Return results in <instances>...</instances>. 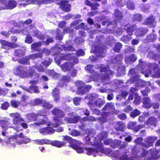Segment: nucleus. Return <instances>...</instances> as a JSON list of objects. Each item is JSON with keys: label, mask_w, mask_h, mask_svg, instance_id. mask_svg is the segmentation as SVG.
I'll return each mask as SVG.
<instances>
[{"label": "nucleus", "mask_w": 160, "mask_h": 160, "mask_svg": "<svg viewBox=\"0 0 160 160\" xmlns=\"http://www.w3.org/2000/svg\"><path fill=\"white\" fill-rule=\"evenodd\" d=\"M11 106L15 108H17L20 105L21 103L18 101L11 100L10 101Z\"/></svg>", "instance_id": "obj_48"}, {"label": "nucleus", "mask_w": 160, "mask_h": 160, "mask_svg": "<svg viewBox=\"0 0 160 160\" xmlns=\"http://www.w3.org/2000/svg\"><path fill=\"white\" fill-rule=\"evenodd\" d=\"M25 54V51L21 49H17L15 50L14 55L17 57H21Z\"/></svg>", "instance_id": "obj_36"}, {"label": "nucleus", "mask_w": 160, "mask_h": 160, "mask_svg": "<svg viewBox=\"0 0 160 160\" xmlns=\"http://www.w3.org/2000/svg\"><path fill=\"white\" fill-rule=\"evenodd\" d=\"M18 62L23 65H29L30 62L28 56H26L24 57L20 58L18 60Z\"/></svg>", "instance_id": "obj_27"}, {"label": "nucleus", "mask_w": 160, "mask_h": 160, "mask_svg": "<svg viewBox=\"0 0 160 160\" xmlns=\"http://www.w3.org/2000/svg\"><path fill=\"white\" fill-rule=\"evenodd\" d=\"M71 78L68 76L64 75L62 77L59 83V86L61 87L66 85V83H68L70 81Z\"/></svg>", "instance_id": "obj_17"}, {"label": "nucleus", "mask_w": 160, "mask_h": 160, "mask_svg": "<svg viewBox=\"0 0 160 160\" xmlns=\"http://www.w3.org/2000/svg\"><path fill=\"white\" fill-rule=\"evenodd\" d=\"M81 98L80 97H75L73 98V101L74 104L76 106L79 105V102L81 101Z\"/></svg>", "instance_id": "obj_64"}, {"label": "nucleus", "mask_w": 160, "mask_h": 160, "mask_svg": "<svg viewBox=\"0 0 160 160\" xmlns=\"http://www.w3.org/2000/svg\"><path fill=\"white\" fill-rule=\"evenodd\" d=\"M33 40L32 36L27 35L25 40V42L28 44H31Z\"/></svg>", "instance_id": "obj_60"}, {"label": "nucleus", "mask_w": 160, "mask_h": 160, "mask_svg": "<svg viewBox=\"0 0 160 160\" xmlns=\"http://www.w3.org/2000/svg\"><path fill=\"white\" fill-rule=\"evenodd\" d=\"M22 68L23 67L21 65H19L18 67H16L14 69V72L18 75L21 74L22 71Z\"/></svg>", "instance_id": "obj_57"}, {"label": "nucleus", "mask_w": 160, "mask_h": 160, "mask_svg": "<svg viewBox=\"0 0 160 160\" xmlns=\"http://www.w3.org/2000/svg\"><path fill=\"white\" fill-rule=\"evenodd\" d=\"M137 58L135 54H131L129 56H126L125 58V61L126 63L133 62L136 61Z\"/></svg>", "instance_id": "obj_28"}, {"label": "nucleus", "mask_w": 160, "mask_h": 160, "mask_svg": "<svg viewBox=\"0 0 160 160\" xmlns=\"http://www.w3.org/2000/svg\"><path fill=\"white\" fill-rule=\"evenodd\" d=\"M150 88L148 87H146L144 90H141V92L144 97L148 95L150 91Z\"/></svg>", "instance_id": "obj_53"}, {"label": "nucleus", "mask_w": 160, "mask_h": 160, "mask_svg": "<svg viewBox=\"0 0 160 160\" xmlns=\"http://www.w3.org/2000/svg\"><path fill=\"white\" fill-rule=\"evenodd\" d=\"M9 107V103L7 101H6L2 103L1 108L4 110H7Z\"/></svg>", "instance_id": "obj_61"}, {"label": "nucleus", "mask_w": 160, "mask_h": 160, "mask_svg": "<svg viewBox=\"0 0 160 160\" xmlns=\"http://www.w3.org/2000/svg\"><path fill=\"white\" fill-rule=\"evenodd\" d=\"M39 132L41 133L46 135L53 133L55 130L52 128L48 127L40 129Z\"/></svg>", "instance_id": "obj_15"}, {"label": "nucleus", "mask_w": 160, "mask_h": 160, "mask_svg": "<svg viewBox=\"0 0 160 160\" xmlns=\"http://www.w3.org/2000/svg\"><path fill=\"white\" fill-rule=\"evenodd\" d=\"M100 152L106 154H109L112 152V150L110 148H102L100 149Z\"/></svg>", "instance_id": "obj_52"}, {"label": "nucleus", "mask_w": 160, "mask_h": 160, "mask_svg": "<svg viewBox=\"0 0 160 160\" xmlns=\"http://www.w3.org/2000/svg\"><path fill=\"white\" fill-rule=\"evenodd\" d=\"M73 67L74 65L70 62H66L60 66L62 70L64 72L70 71Z\"/></svg>", "instance_id": "obj_14"}, {"label": "nucleus", "mask_w": 160, "mask_h": 160, "mask_svg": "<svg viewBox=\"0 0 160 160\" xmlns=\"http://www.w3.org/2000/svg\"><path fill=\"white\" fill-rule=\"evenodd\" d=\"M155 18L152 16H149L147 18L144 22L145 24L149 26L151 28H154L155 27L156 25L154 23Z\"/></svg>", "instance_id": "obj_18"}, {"label": "nucleus", "mask_w": 160, "mask_h": 160, "mask_svg": "<svg viewBox=\"0 0 160 160\" xmlns=\"http://www.w3.org/2000/svg\"><path fill=\"white\" fill-rule=\"evenodd\" d=\"M42 106L44 108L50 109L53 107V105L45 100H43Z\"/></svg>", "instance_id": "obj_40"}, {"label": "nucleus", "mask_w": 160, "mask_h": 160, "mask_svg": "<svg viewBox=\"0 0 160 160\" xmlns=\"http://www.w3.org/2000/svg\"><path fill=\"white\" fill-rule=\"evenodd\" d=\"M10 116L12 118V122L14 125H18L21 122H24L22 118H21V115L18 112L12 113L9 114Z\"/></svg>", "instance_id": "obj_1"}, {"label": "nucleus", "mask_w": 160, "mask_h": 160, "mask_svg": "<svg viewBox=\"0 0 160 160\" xmlns=\"http://www.w3.org/2000/svg\"><path fill=\"white\" fill-rule=\"evenodd\" d=\"M80 118L79 116H74L72 118L66 117L64 118V120L69 123H76L80 120Z\"/></svg>", "instance_id": "obj_20"}, {"label": "nucleus", "mask_w": 160, "mask_h": 160, "mask_svg": "<svg viewBox=\"0 0 160 160\" xmlns=\"http://www.w3.org/2000/svg\"><path fill=\"white\" fill-rule=\"evenodd\" d=\"M104 103V102L100 99H98L94 102L95 105L99 108H100Z\"/></svg>", "instance_id": "obj_51"}, {"label": "nucleus", "mask_w": 160, "mask_h": 160, "mask_svg": "<svg viewBox=\"0 0 160 160\" xmlns=\"http://www.w3.org/2000/svg\"><path fill=\"white\" fill-rule=\"evenodd\" d=\"M142 19V17L139 14L134 15L132 18V20L133 21H140Z\"/></svg>", "instance_id": "obj_56"}, {"label": "nucleus", "mask_w": 160, "mask_h": 160, "mask_svg": "<svg viewBox=\"0 0 160 160\" xmlns=\"http://www.w3.org/2000/svg\"><path fill=\"white\" fill-rule=\"evenodd\" d=\"M143 149L141 148L140 147L136 146L133 147L132 149V152L133 155L134 156H133L135 158V159L136 158V157L141 151V150H143Z\"/></svg>", "instance_id": "obj_30"}, {"label": "nucleus", "mask_w": 160, "mask_h": 160, "mask_svg": "<svg viewBox=\"0 0 160 160\" xmlns=\"http://www.w3.org/2000/svg\"><path fill=\"white\" fill-rule=\"evenodd\" d=\"M26 74H27V77H32L33 75L35 74L36 75L38 78H39V74L36 72L35 70L32 69H29L28 72H25Z\"/></svg>", "instance_id": "obj_39"}, {"label": "nucleus", "mask_w": 160, "mask_h": 160, "mask_svg": "<svg viewBox=\"0 0 160 160\" xmlns=\"http://www.w3.org/2000/svg\"><path fill=\"white\" fill-rule=\"evenodd\" d=\"M52 61V59L50 58H48L47 59L44 60L41 62L42 64L46 68L48 67Z\"/></svg>", "instance_id": "obj_43"}, {"label": "nucleus", "mask_w": 160, "mask_h": 160, "mask_svg": "<svg viewBox=\"0 0 160 160\" xmlns=\"http://www.w3.org/2000/svg\"><path fill=\"white\" fill-rule=\"evenodd\" d=\"M114 128L117 131L123 132L126 128V125L122 121H119L117 122L114 126Z\"/></svg>", "instance_id": "obj_19"}, {"label": "nucleus", "mask_w": 160, "mask_h": 160, "mask_svg": "<svg viewBox=\"0 0 160 160\" xmlns=\"http://www.w3.org/2000/svg\"><path fill=\"white\" fill-rule=\"evenodd\" d=\"M120 147L118 149V153L119 154L122 153H126V150L125 149V147L127 146V143L125 142H123L122 144H120Z\"/></svg>", "instance_id": "obj_29"}, {"label": "nucleus", "mask_w": 160, "mask_h": 160, "mask_svg": "<svg viewBox=\"0 0 160 160\" xmlns=\"http://www.w3.org/2000/svg\"><path fill=\"white\" fill-rule=\"evenodd\" d=\"M84 149L87 151L86 153L88 155H93L96 157V154L98 153V150L92 148H85Z\"/></svg>", "instance_id": "obj_24"}, {"label": "nucleus", "mask_w": 160, "mask_h": 160, "mask_svg": "<svg viewBox=\"0 0 160 160\" xmlns=\"http://www.w3.org/2000/svg\"><path fill=\"white\" fill-rule=\"evenodd\" d=\"M149 68L146 69L143 71H142V73L144 74L146 77H148L152 72L151 69L154 70L157 68L158 67V65L154 63H150L149 65Z\"/></svg>", "instance_id": "obj_10"}, {"label": "nucleus", "mask_w": 160, "mask_h": 160, "mask_svg": "<svg viewBox=\"0 0 160 160\" xmlns=\"http://www.w3.org/2000/svg\"><path fill=\"white\" fill-rule=\"evenodd\" d=\"M122 44L119 42H116L113 48V50L115 52L119 53L121 51V49L122 48Z\"/></svg>", "instance_id": "obj_33"}, {"label": "nucleus", "mask_w": 160, "mask_h": 160, "mask_svg": "<svg viewBox=\"0 0 160 160\" xmlns=\"http://www.w3.org/2000/svg\"><path fill=\"white\" fill-rule=\"evenodd\" d=\"M36 114L37 115V117L38 116H42L44 118H47V111L44 109H42L38 111Z\"/></svg>", "instance_id": "obj_46"}, {"label": "nucleus", "mask_w": 160, "mask_h": 160, "mask_svg": "<svg viewBox=\"0 0 160 160\" xmlns=\"http://www.w3.org/2000/svg\"><path fill=\"white\" fill-rule=\"evenodd\" d=\"M69 143L70 144L69 145V146L74 149L76 148V147L78 145V141L72 138V139Z\"/></svg>", "instance_id": "obj_49"}, {"label": "nucleus", "mask_w": 160, "mask_h": 160, "mask_svg": "<svg viewBox=\"0 0 160 160\" xmlns=\"http://www.w3.org/2000/svg\"><path fill=\"white\" fill-rule=\"evenodd\" d=\"M137 26L136 24L127 23L123 26V29L128 34L132 35L133 32L136 29Z\"/></svg>", "instance_id": "obj_5"}, {"label": "nucleus", "mask_w": 160, "mask_h": 160, "mask_svg": "<svg viewBox=\"0 0 160 160\" xmlns=\"http://www.w3.org/2000/svg\"><path fill=\"white\" fill-rule=\"evenodd\" d=\"M122 142L120 140L116 139L112 140V142L110 144V146L113 148H115L118 147L121 143Z\"/></svg>", "instance_id": "obj_34"}, {"label": "nucleus", "mask_w": 160, "mask_h": 160, "mask_svg": "<svg viewBox=\"0 0 160 160\" xmlns=\"http://www.w3.org/2000/svg\"><path fill=\"white\" fill-rule=\"evenodd\" d=\"M52 96L54 98V100L57 102L60 99V92L58 89L57 88H55L52 92Z\"/></svg>", "instance_id": "obj_21"}, {"label": "nucleus", "mask_w": 160, "mask_h": 160, "mask_svg": "<svg viewBox=\"0 0 160 160\" xmlns=\"http://www.w3.org/2000/svg\"><path fill=\"white\" fill-rule=\"evenodd\" d=\"M35 69L38 72H44V68L41 64L36 65L35 66Z\"/></svg>", "instance_id": "obj_63"}, {"label": "nucleus", "mask_w": 160, "mask_h": 160, "mask_svg": "<svg viewBox=\"0 0 160 160\" xmlns=\"http://www.w3.org/2000/svg\"><path fill=\"white\" fill-rule=\"evenodd\" d=\"M43 101V100L39 98H37L34 100L33 105L34 106H37L41 104L42 106Z\"/></svg>", "instance_id": "obj_58"}, {"label": "nucleus", "mask_w": 160, "mask_h": 160, "mask_svg": "<svg viewBox=\"0 0 160 160\" xmlns=\"http://www.w3.org/2000/svg\"><path fill=\"white\" fill-rule=\"evenodd\" d=\"M120 159L121 160H135V158L134 157L131 156L130 157H128L126 154L122 155L120 158Z\"/></svg>", "instance_id": "obj_50"}, {"label": "nucleus", "mask_w": 160, "mask_h": 160, "mask_svg": "<svg viewBox=\"0 0 160 160\" xmlns=\"http://www.w3.org/2000/svg\"><path fill=\"white\" fill-rule=\"evenodd\" d=\"M68 1H62L61 2L60 4V8L61 9L65 12H68L71 10V5L70 4L66 3Z\"/></svg>", "instance_id": "obj_12"}, {"label": "nucleus", "mask_w": 160, "mask_h": 160, "mask_svg": "<svg viewBox=\"0 0 160 160\" xmlns=\"http://www.w3.org/2000/svg\"><path fill=\"white\" fill-rule=\"evenodd\" d=\"M71 55V53L66 54L61 53V55L60 56V59L62 60L70 61Z\"/></svg>", "instance_id": "obj_45"}, {"label": "nucleus", "mask_w": 160, "mask_h": 160, "mask_svg": "<svg viewBox=\"0 0 160 160\" xmlns=\"http://www.w3.org/2000/svg\"><path fill=\"white\" fill-rule=\"evenodd\" d=\"M42 45V42L39 41L34 42L31 45V48L32 50L35 52L39 51V48Z\"/></svg>", "instance_id": "obj_26"}, {"label": "nucleus", "mask_w": 160, "mask_h": 160, "mask_svg": "<svg viewBox=\"0 0 160 160\" xmlns=\"http://www.w3.org/2000/svg\"><path fill=\"white\" fill-rule=\"evenodd\" d=\"M123 54L120 53L113 56L111 60V62L114 66L121 64L123 58Z\"/></svg>", "instance_id": "obj_6"}, {"label": "nucleus", "mask_w": 160, "mask_h": 160, "mask_svg": "<svg viewBox=\"0 0 160 160\" xmlns=\"http://www.w3.org/2000/svg\"><path fill=\"white\" fill-rule=\"evenodd\" d=\"M0 43L2 46V48L5 49H9L11 48H14L18 46V44L5 40H0Z\"/></svg>", "instance_id": "obj_2"}, {"label": "nucleus", "mask_w": 160, "mask_h": 160, "mask_svg": "<svg viewBox=\"0 0 160 160\" xmlns=\"http://www.w3.org/2000/svg\"><path fill=\"white\" fill-rule=\"evenodd\" d=\"M60 31L58 28L57 29V33L56 34V39L57 40H62L63 39V36L62 35L60 34L59 33Z\"/></svg>", "instance_id": "obj_62"}, {"label": "nucleus", "mask_w": 160, "mask_h": 160, "mask_svg": "<svg viewBox=\"0 0 160 160\" xmlns=\"http://www.w3.org/2000/svg\"><path fill=\"white\" fill-rule=\"evenodd\" d=\"M137 124V122L136 121H130L128 123L127 128L128 129L132 130L135 132Z\"/></svg>", "instance_id": "obj_35"}, {"label": "nucleus", "mask_w": 160, "mask_h": 160, "mask_svg": "<svg viewBox=\"0 0 160 160\" xmlns=\"http://www.w3.org/2000/svg\"><path fill=\"white\" fill-rule=\"evenodd\" d=\"M148 31L147 28H140L137 29L136 33L137 36L140 37L147 33Z\"/></svg>", "instance_id": "obj_22"}, {"label": "nucleus", "mask_w": 160, "mask_h": 160, "mask_svg": "<svg viewBox=\"0 0 160 160\" xmlns=\"http://www.w3.org/2000/svg\"><path fill=\"white\" fill-rule=\"evenodd\" d=\"M127 8L128 9L133 10L135 9V5L134 3L131 0H128L126 4Z\"/></svg>", "instance_id": "obj_41"}, {"label": "nucleus", "mask_w": 160, "mask_h": 160, "mask_svg": "<svg viewBox=\"0 0 160 160\" xmlns=\"http://www.w3.org/2000/svg\"><path fill=\"white\" fill-rule=\"evenodd\" d=\"M142 107L146 109H149L151 107V101L149 97H144L142 98Z\"/></svg>", "instance_id": "obj_16"}, {"label": "nucleus", "mask_w": 160, "mask_h": 160, "mask_svg": "<svg viewBox=\"0 0 160 160\" xmlns=\"http://www.w3.org/2000/svg\"><path fill=\"white\" fill-rule=\"evenodd\" d=\"M113 15L115 20L117 22H120L123 18V13L118 9L114 10Z\"/></svg>", "instance_id": "obj_9"}, {"label": "nucleus", "mask_w": 160, "mask_h": 160, "mask_svg": "<svg viewBox=\"0 0 160 160\" xmlns=\"http://www.w3.org/2000/svg\"><path fill=\"white\" fill-rule=\"evenodd\" d=\"M38 143V144L40 145L43 144H50L51 140L46 138L42 139H37L36 141Z\"/></svg>", "instance_id": "obj_38"}, {"label": "nucleus", "mask_w": 160, "mask_h": 160, "mask_svg": "<svg viewBox=\"0 0 160 160\" xmlns=\"http://www.w3.org/2000/svg\"><path fill=\"white\" fill-rule=\"evenodd\" d=\"M158 122L157 119L153 116L149 117L145 122V124L149 127L153 126L154 127L157 126V123Z\"/></svg>", "instance_id": "obj_11"}, {"label": "nucleus", "mask_w": 160, "mask_h": 160, "mask_svg": "<svg viewBox=\"0 0 160 160\" xmlns=\"http://www.w3.org/2000/svg\"><path fill=\"white\" fill-rule=\"evenodd\" d=\"M135 97L133 101V103L135 105L139 104L141 102V98L140 96L138 95L137 93H135Z\"/></svg>", "instance_id": "obj_55"}, {"label": "nucleus", "mask_w": 160, "mask_h": 160, "mask_svg": "<svg viewBox=\"0 0 160 160\" xmlns=\"http://www.w3.org/2000/svg\"><path fill=\"white\" fill-rule=\"evenodd\" d=\"M75 86L78 87L76 92L78 95H83L85 94L86 91L83 82L81 81H77L75 83Z\"/></svg>", "instance_id": "obj_4"}, {"label": "nucleus", "mask_w": 160, "mask_h": 160, "mask_svg": "<svg viewBox=\"0 0 160 160\" xmlns=\"http://www.w3.org/2000/svg\"><path fill=\"white\" fill-rule=\"evenodd\" d=\"M1 2L5 6L7 9H12L16 7L17 3L15 0H1Z\"/></svg>", "instance_id": "obj_7"}, {"label": "nucleus", "mask_w": 160, "mask_h": 160, "mask_svg": "<svg viewBox=\"0 0 160 160\" xmlns=\"http://www.w3.org/2000/svg\"><path fill=\"white\" fill-rule=\"evenodd\" d=\"M85 98L89 100L88 104L90 106L93 104V101L96 98L95 96L93 94H90L86 96Z\"/></svg>", "instance_id": "obj_32"}, {"label": "nucleus", "mask_w": 160, "mask_h": 160, "mask_svg": "<svg viewBox=\"0 0 160 160\" xmlns=\"http://www.w3.org/2000/svg\"><path fill=\"white\" fill-rule=\"evenodd\" d=\"M26 117L29 122H33L37 120V115L34 112L29 113L27 114Z\"/></svg>", "instance_id": "obj_23"}, {"label": "nucleus", "mask_w": 160, "mask_h": 160, "mask_svg": "<svg viewBox=\"0 0 160 160\" xmlns=\"http://www.w3.org/2000/svg\"><path fill=\"white\" fill-rule=\"evenodd\" d=\"M132 36L130 35L129 34L124 35L121 38L120 40L124 42L125 43H128L132 38Z\"/></svg>", "instance_id": "obj_31"}, {"label": "nucleus", "mask_w": 160, "mask_h": 160, "mask_svg": "<svg viewBox=\"0 0 160 160\" xmlns=\"http://www.w3.org/2000/svg\"><path fill=\"white\" fill-rule=\"evenodd\" d=\"M85 70L91 73H92L94 71L93 66L90 64L87 65L85 67Z\"/></svg>", "instance_id": "obj_54"}, {"label": "nucleus", "mask_w": 160, "mask_h": 160, "mask_svg": "<svg viewBox=\"0 0 160 160\" xmlns=\"http://www.w3.org/2000/svg\"><path fill=\"white\" fill-rule=\"evenodd\" d=\"M51 112L52 114L59 118H63L65 116V113L62 110L56 108L52 110Z\"/></svg>", "instance_id": "obj_13"}, {"label": "nucleus", "mask_w": 160, "mask_h": 160, "mask_svg": "<svg viewBox=\"0 0 160 160\" xmlns=\"http://www.w3.org/2000/svg\"><path fill=\"white\" fill-rule=\"evenodd\" d=\"M105 50V48L103 47L97 46L95 49V52L96 53L98 54V55L99 56H102V54L104 53Z\"/></svg>", "instance_id": "obj_37"}, {"label": "nucleus", "mask_w": 160, "mask_h": 160, "mask_svg": "<svg viewBox=\"0 0 160 160\" xmlns=\"http://www.w3.org/2000/svg\"><path fill=\"white\" fill-rule=\"evenodd\" d=\"M0 127L5 130H7L8 128H14L10 119H8L6 120H0Z\"/></svg>", "instance_id": "obj_8"}, {"label": "nucleus", "mask_w": 160, "mask_h": 160, "mask_svg": "<svg viewBox=\"0 0 160 160\" xmlns=\"http://www.w3.org/2000/svg\"><path fill=\"white\" fill-rule=\"evenodd\" d=\"M71 53V57L70 58V61H72L71 63L74 66L78 63V57L76 56L73 55Z\"/></svg>", "instance_id": "obj_47"}, {"label": "nucleus", "mask_w": 160, "mask_h": 160, "mask_svg": "<svg viewBox=\"0 0 160 160\" xmlns=\"http://www.w3.org/2000/svg\"><path fill=\"white\" fill-rule=\"evenodd\" d=\"M157 138L156 137L150 136L145 139L144 142L141 143V145L143 147L148 148L153 145V143L157 140Z\"/></svg>", "instance_id": "obj_3"}, {"label": "nucleus", "mask_w": 160, "mask_h": 160, "mask_svg": "<svg viewBox=\"0 0 160 160\" xmlns=\"http://www.w3.org/2000/svg\"><path fill=\"white\" fill-rule=\"evenodd\" d=\"M50 144L53 146L60 148L65 145V143L61 141L55 140L51 141Z\"/></svg>", "instance_id": "obj_25"}, {"label": "nucleus", "mask_w": 160, "mask_h": 160, "mask_svg": "<svg viewBox=\"0 0 160 160\" xmlns=\"http://www.w3.org/2000/svg\"><path fill=\"white\" fill-rule=\"evenodd\" d=\"M112 74V72H106V73L105 74V75H102L101 77V79L102 82H103L106 81L107 79L109 78V75H111Z\"/></svg>", "instance_id": "obj_59"}, {"label": "nucleus", "mask_w": 160, "mask_h": 160, "mask_svg": "<svg viewBox=\"0 0 160 160\" xmlns=\"http://www.w3.org/2000/svg\"><path fill=\"white\" fill-rule=\"evenodd\" d=\"M140 113L141 112L140 111L137 109H135L131 112L130 116L132 118H134L139 115Z\"/></svg>", "instance_id": "obj_42"}, {"label": "nucleus", "mask_w": 160, "mask_h": 160, "mask_svg": "<svg viewBox=\"0 0 160 160\" xmlns=\"http://www.w3.org/2000/svg\"><path fill=\"white\" fill-rule=\"evenodd\" d=\"M29 89H27V91L29 92V90H33L34 92L35 93H39L40 92V91L38 89V87L37 86L31 85L29 87Z\"/></svg>", "instance_id": "obj_44"}]
</instances>
